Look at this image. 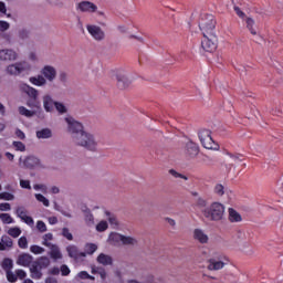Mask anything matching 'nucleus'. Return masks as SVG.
<instances>
[{"label": "nucleus", "mask_w": 283, "mask_h": 283, "mask_svg": "<svg viewBox=\"0 0 283 283\" xmlns=\"http://www.w3.org/2000/svg\"><path fill=\"white\" fill-rule=\"evenodd\" d=\"M36 229L38 231H40V233H45V231H48V226L45 224V222L39 220L36 222Z\"/></svg>", "instance_id": "49"}, {"label": "nucleus", "mask_w": 283, "mask_h": 283, "mask_svg": "<svg viewBox=\"0 0 283 283\" xmlns=\"http://www.w3.org/2000/svg\"><path fill=\"white\" fill-rule=\"evenodd\" d=\"M42 244L44 245V247H48V248H50V247H52V245H54V243H51L52 242V240H54V234H52V233H46V234H44L43 237H42Z\"/></svg>", "instance_id": "35"}, {"label": "nucleus", "mask_w": 283, "mask_h": 283, "mask_svg": "<svg viewBox=\"0 0 283 283\" xmlns=\"http://www.w3.org/2000/svg\"><path fill=\"white\" fill-rule=\"evenodd\" d=\"M64 120L67 125L66 129L71 134L73 143L76 142V138H80L82 134H85L83 124L74 119V117H66Z\"/></svg>", "instance_id": "4"}, {"label": "nucleus", "mask_w": 283, "mask_h": 283, "mask_svg": "<svg viewBox=\"0 0 283 283\" xmlns=\"http://www.w3.org/2000/svg\"><path fill=\"white\" fill-rule=\"evenodd\" d=\"M0 220L2 224H14V218L10 213L2 212L0 213Z\"/></svg>", "instance_id": "32"}, {"label": "nucleus", "mask_w": 283, "mask_h": 283, "mask_svg": "<svg viewBox=\"0 0 283 283\" xmlns=\"http://www.w3.org/2000/svg\"><path fill=\"white\" fill-rule=\"evenodd\" d=\"M12 239L8 235H2L0 241V251H6V249H12Z\"/></svg>", "instance_id": "26"}, {"label": "nucleus", "mask_w": 283, "mask_h": 283, "mask_svg": "<svg viewBox=\"0 0 283 283\" xmlns=\"http://www.w3.org/2000/svg\"><path fill=\"white\" fill-rule=\"evenodd\" d=\"M96 260L102 266H112L114 264V259L109 254L101 253Z\"/></svg>", "instance_id": "21"}, {"label": "nucleus", "mask_w": 283, "mask_h": 283, "mask_svg": "<svg viewBox=\"0 0 283 283\" xmlns=\"http://www.w3.org/2000/svg\"><path fill=\"white\" fill-rule=\"evenodd\" d=\"M86 30L93 41H96L97 43H103V41H105V30L98 27V24H86Z\"/></svg>", "instance_id": "9"}, {"label": "nucleus", "mask_w": 283, "mask_h": 283, "mask_svg": "<svg viewBox=\"0 0 283 283\" xmlns=\"http://www.w3.org/2000/svg\"><path fill=\"white\" fill-rule=\"evenodd\" d=\"M234 12L238 14V17H240V19H245L247 14H244L242 12V10L240 9V7H234Z\"/></svg>", "instance_id": "64"}, {"label": "nucleus", "mask_w": 283, "mask_h": 283, "mask_svg": "<svg viewBox=\"0 0 283 283\" xmlns=\"http://www.w3.org/2000/svg\"><path fill=\"white\" fill-rule=\"evenodd\" d=\"M77 277H80V280H87V277H92V275H90L87 271H82L77 274Z\"/></svg>", "instance_id": "63"}, {"label": "nucleus", "mask_w": 283, "mask_h": 283, "mask_svg": "<svg viewBox=\"0 0 283 283\" xmlns=\"http://www.w3.org/2000/svg\"><path fill=\"white\" fill-rule=\"evenodd\" d=\"M27 105L31 109H41V102H39V98H36V99H33V98L28 99Z\"/></svg>", "instance_id": "39"}, {"label": "nucleus", "mask_w": 283, "mask_h": 283, "mask_svg": "<svg viewBox=\"0 0 283 283\" xmlns=\"http://www.w3.org/2000/svg\"><path fill=\"white\" fill-rule=\"evenodd\" d=\"M228 213L230 222H242V216L239 214V212H237L235 209L229 208Z\"/></svg>", "instance_id": "28"}, {"label": "nucleus", "mask_w": 283, "mask_h": 283, "mask_svg": "<svg viewBox=\"0 0 283 283\" xmlns=\"http://www.w3.org/2000/svg\"><path fill=\"white\" fill-rule=\"evenodd\" d=\"M0 200H7V201H12L14 200V195L10 192H0Z\"/></svg>", "instance_id": "46"}, {"label": "nucleus", "mask_w": 283, "mask_h": 283, "mask_svg": "<svg viewBox=\"0 0 283 283\" xmlns=\"http://www.w3.org/2000/svg\"><path fill=\"white\" fill-rule=\"evenodd\" d=\"M66 253L69 254V258H72L73 260H83V258H85V252L80 251L78 247L74 244L66 247Z\"/></svg>", "instance_id": "15"}, {"label": "nucleus", "mask_w": 283, "mask_h": 283, "mask_svg": "<svg viewBox=\"0 0 283 283\" xmlns=\"http://www.w3.org/2000/svg\"><path fill=\"white\" fill-rule=\"evenodd\" d=\"M49 249H50L49 255L51 260H54V262L59 260H63V252H61V248H59V245L53 244V245H50Z\"/></svg>", "instance_id": "17"}, {"label": "nucleus", "mask_w": 283, "mask_h": 283, "mask_svg": "<svg viewBox=\"0 0 283 283\" xmlns=\"http://www.w3.org/2000/svg\"><path fill=\"white\" fill-rule=\"evenodd\" d=\"M199 139L205 149H216V142H213V137H211V130L201 129L199 132Z\"/></svg>", "instance_id": "10"}, {"label": "nucleus", "mask_w": 283, "mask_h": 283, "mask_svg": "<svg viewBox=\"0 0 283 283\" xmlns=\"http://www.w3.org/2000/svg\"><path fill=\"white\" fill-rule=\"evenodd\" d=\"M105 214L107 217L109 224L118 227V219H116V216L112 214L109 211H106Z\"/></svg>", "instance_id": "42"}, {"label": "nucleus", "mask_w": 283, "mask_h": 283, "mask_svg": "<svg viewBox=\"0 0 283 283\" xmlns=\"http://www.w3.org/2000/svg\"><path fill=\"white\" fill-rule=\"evenodd\" d=\"M8 235H10L11 238H19V235H21V228L19 227H13V228H10L8 231H7Z\"/></svg>", "instance_id": "40"}, {"label": "nucleus", "mask_w": 283, "mask_h": 283, "mask_svg": "<svg viewBox=\"0 0 283 283\" xmlns=\"http://www.w3.org/2000/svg\"><path fill=\"white\" fill-rule=\"evenodd\" d=\"M10 30V23L3 20H0V32H6Z\"/></svg>", "instance_id": "59"}, {"label": "nucleus", "mask_w": 283, "mask_h": 283, "mask_svg": "<svg viewBox=\"0 0 283 283\" xmlns=\"http://www.w3.org/2000/svg\"><path fill=\"white\" fill-rule=\"evenodd\" d=\"M28 59H29V61H31L32 63H36V61H39V56H38L36 53H34V52H30Z\"/></svg>", "instance_id": "62"}, {"label": "nucleus", "mask_w": 283, "mask_h": 283, "mask_svg": "<svg viewBox=\"0 0 283 283\" xmlns=\"http://www.w3.org/2000/svg\"><path fill=\"white\" fill-rule=\"evenodd\" d=\"M226 188L222 184H217L213 188V193L214 196H217L218 198H222V196H224L226 193Z\"/></svg>", "instance_id": "34"}, {"label": "nucleus", "mask_w": 283, "mask_h": 283, "mask_svg": "<svg viewBox=\"0 0 283 283\" xmlns=\"http://www.w3.org/2000/svg\"><path fill=\"white\" fill-rule=\"evenodd\" d=\"M169 174H170V176H172V178H182V180H188L187 176H185L174 169H170Z\"/></svg>", "instance_id": "54"}, {"label": "nucleus", "mask_w": 283, "mask_h": 283, "mask_svg": "<svg viewBox=\"0 0 283 283\" xmlns=\"http://www.w3.org/2000/svg\"><path fill=\"white\" fill-rule=\"evenodd\" d=\"M30 251L34 255H41L42 253H45V249L42 248L41 245H31Z\"/></svg>", "instance_id": "41"}, {"label": "nucleus", "mask_w": 283, "mask_h": 283, "mask_svg": "<svg viewBox=\"0 0 283 283\" xmlns=\"http://www.w3.org/2000/svg\"><path fill=\"white\" fill-rule=\"evenodd\" d=\"M33 189L35 191H42V193H48V186L43 185V184H36L33 186Z\"/></svg>", "instance_id": "52"}, {"label": "nucleus", "mask_w": 283, "mask_h": 283, "mask_svg": "<svg viewBox=\"0 0 283 283\" xmlns=\"http://www.w3.org/2000/svg\"><path fill=\"white\" fill-rule=\"evenodd\" d=\"M32 70V66L27 61L17 62L13 64H9L6 69L7 74L9 76H19V74H22V72H30Z\"/></svg>", "instance_id": "7"}, {"label": "nucleus", "mask_w": 283, "mask_h": 283, "mask_svg": "<svg viewBox=\"0 0 283 283\" xmlns=\"http://www.w3.org/2000/svg\"><path fill=\"white\" fill-rule=\"evenodd\" d=\"M42 101H43V107H44L45 112H53L54 111V106H55L56 102H54L52 96L44 95L42 97Z\"/></svg>", "instance_id": "22"}, {"label": "nucleus", "mask_w": 283, "mask_h": 283, "mask_svg": "<svg viewBox=\"0 0 283 283\" xmlns=\"http://www.w3.org/2000/svg\"><path fill=\"white\" fill-rule=\"evenodd\" d=\"M18 245L20 247V249H27L28 248V238L21 237L18 240Z\"/></svg>", "instance_id": "55"}, {"label": "nucleus", "mask_w": 283, "mask_h": 283, "mask_svg": "<svg viewBox=\"0 0 283 283\" xmlns=\"http://www.w3.org/2000/svg\"><path fill=\"white\" fill-rule=\"evenodd\" d=\"M12 266H14V262L12 261V259H3L1 268L3 269V271H6V273H8V271H12Z\"/></svg>", "instance_id": "33"}, {"label": "nucleus", "mask_w": 283, "mask_h": 283, "mask_svg": "<svg viewBox=\"0 0 283 283\" xmlns=\"http://www.w3.org/2000/svg\"><path fill=\"white\" fill-rule=\"evenodd\" d=\"M122 244H124V247H136V244H138V239L129 235H123Z\"/></svg>", "instance_id": "29"}, {"label": "nucleus", "mask_w": 283, "mask_h": 283, "mask_svg": "<svg viewBox=\"0 0 283 283\" xmlns=\"http://www.w3.org/2000/svg\"><path fill=\"white\" fill-rule=\"evenodd\" d=\"M50 258L40 256L29 268L32 280H41L43 277V269H48L50 266Z\"/></svg>", "instance_id": "2"}, {"label": "nucleus", "mask_w": 283, "mask_h": 283, "mask_svg": "<svg viewBox=\"0 0 283 283\" xmlns=\"http://www.w3.org/2000/svg\"><path fill=\"white\" fill-rule=\"evenodd\" d=\"M29 82L32 85H35V87H43V86L48 85V81L45 80V77L42 74L36 75V76H31L29 78Z\"/></svg>", "instance_id": "23"}, {"label": "nucleus", "mask_w": 283, "mask_h": 283, "mask_svg": "<svg viewBox=\"0 0 283 283\" xmlns=\"http://www.w3.org/2000/svg\"><path fill=\"white\" fill-rule=\"evenodd\" d=\"M60 272H61V275H63V276H67V275H70V273H72L70 268L65 264L61 265Z\"/></svg>", "instance_id": "57"}, {"label": "nucleus", "mask_w": 283, "mask_h": 283, "mask_svg": "<svg viewBox=\"0 0 283 283\" xmlns=\"http://www.w3.org/2000/svg\"><path fill=\"white\" fill-rule=\"evenodd\" d=\"M20 187L22 189H32V186L30 185V180H20Z\"/></svg>", "instance_id": "60"}, {"label": "nucleus", "mask_w": 283, "mask_h": 283, "mask_svg": "<svg viewBox=\"0 0 283 283\" xmlns=\"http://www.w3.org/2000/svg\"><path fill=\"white\" fill-rule=\"evenodd\" d=\"M73 143L77 147L87 149V151H98V140H96V136L92 133H82L80 137H75V142Z\"/></svg>", "instance_id": "1"}, {"label": "nucleus", "mask_w": 283, "mask_h": 283, "mask_svg": "<svg viewBox=\"0 0 283 283\" xmlns=\"http://www.w3.org/2000/svg\"><path fill=\"white\" fill-rule=\"evenodd\" d=\"M85 222L88 226L94 224V214L91 211L85 212Z\"/></svg>", "instance_id": "51"}, {"label": "nucleus", "mask_w": 283, "mask_h": 283, "mask_svg": "<svg viewBox=\"0 0 283 283\" xmlns=\"http://www.w3.org/2000/svg\"><path fill=\"white\" fill-rule=\"evenodd\" d=\"M22 92H25L27 95L32 98L33 101H36L39 98V91L28 84H22L21 86Z\"/></svg>", "instance_id": "20"}, {"label": "nucleus", "mask_w": 283, "mask_h": 283, "mask_svg": "<svg viewBox=\"0 0 283 283\" xmlns=\"http://www.w3.org/2000/svg\"><path fill=\"white\" fill-rule=\"evenodd\" d=\"M22 222L28 224V227H34V219L28 214L22 219Z\"/></svg>", "instance_id": "58"}, {"label": "nucleus", "mask_w": 283, "mask_h": 283, "mask_svg": "<svg viewBox=\"0 0 283 283\" xmlns=\"http://www.w3.org/2000/svg\"><path fill=\"white\" fill-rule=\"evenodd\" d=\"M18 112L21 114V116H25V118H32V116H36L35 111L28 109L25 106H20Z\"/></svg>", "instance_id": "30"}, {"label": "nucleus", "mask_w": 283, "mask_h": 283, "mask_svg": "<svg viewBox=\"0 0 283 283\" xmlns=\"http://www.w3.org/2000/svg\"><path fill=\"white\" fill-rule=\"evenodd\" d=\"M91 273H93V275H99L101 280H106L107 277V272L103 268H92Z\"/></svg>", "instance_id": "36"}, {"label": "nucleus", "mask_w": 283, "mask_h": 283, "mask_svg": "<svg viewBox=\"0 0 283 283\" xmlns=\"http://www.w3.org/2000/svg\"><path fill=\"white\" fill-rule=\"evenodd\" d=\"M116 81H117V87L119 90H127L129 85H132V81L125 76V74L119 73L116 75Z\"/></svg>", "instance_id": "18"}, {"label": "nucleus", "mask_w": 283, "mask_h": 283, "mask_svg": "<svg viewBox=\"0 0 283 283\" xmlns=\"http://www.w3.org/2000/svg\"><path fill=\"white\" fill-rule=\"evenodd\" d=\"M35 136L39 140H48L52 138V129L50 128H42L35 132Z\"/></svg>", "instance_id": "24"}, {"label": "nucleus", "mask_w": 283, "mask_h": 283, "mask_svg": "<svg viewBox=\"0 0 283 283\" xmlns=\"http://www.w3.org/2000/svg\"><path fill=\"white\" fill-rule=\"evenodd\" d=\"M55 109L59 112V114H67V107L64 106L61 102H55Z\"/></svg>", "instance_id": "45"}, {"label": "nucleus", "mask_w": 283, "mask_h": 283, "mask_svg": "<svg viewBox=\"0 0 283 283\" xmlns=\"http://www.w3.org/2000/svg\"><path fill=\"white\" fill-rule=\"evenodd\" d=\"M192 196L197 197L196 200H195L197 207H200V208L207 207V199L198 196V192H192Z\"/></svg>", "instance_id": "38"}, {"label": "nucleus", "mask_w": 283, "mask_h": 283, "mask_svg": "<svg viewBox=\"0 0 283 283\" xmlns=\"http://www.w3.org/2000/svg\"><path fill=\"white\" fill-rule=\"evenodd\" d=\"M245 25L250 32V34H253V36L258 35V29L255 28V20L253 18H245Z\"/></svg>", "instance_id": "27"}, {"label": "nucleus", "mask_w": 283, "mask_h": 283, "mask_svg": "<svg viewBox=\"0 0 283 283\" xmlns=\"http://www.w3.org/2000/svg\"><path fill=\"white\" fill-rule=\"evenodd\" d=\"M62 235H63V238H65L69 241L74 240V235H72V232H70L69 228H63L62 229Z\"/></svg>", "instance_id": "48"}, {"label": "nucleus", "mask_w": 283, "mask_h": 283, "mask_svg": "<svg viewBox=\"0 0 283 283\" xmlns=\"http://www.w3.org/2000/svg\"><path fill=\"white\" fill-rule=\"evenodd\" d=\"M12 206H10V203L8 202H2L0 203V211H11Z\"/></svg>", "instance_id": "61"}, {"label": "nucleus", "mask_w": 283, "mask_h": 283, "mask_svg": "<svg viewBox=\"0 0 283 283\" xmlns=\"http://www.w3.org/2000/svg\"><path fill=\"white\" fill-rule=\"evenodd\" d=\"M84 250L85 258L87 255H94V253H96V251L98 250V245H96L95 243H86Z\"/></svg>", "instance_id": "31"}, {"label": "nucleus", "mask_w": 283, "mask_h": 283, "mask_svg": "<svg viewBox=\"0 0 283 283\" xmlns=\"http://www.w3.org/2000/svg\"><path fill=\"white\" fill-rule=\"evenodd\" d=\"M35 199L38 200V202H42V205H44L45 207H50V200L45 198V196L41 193H35Z\"/></svg>", "instance_id": "44"}, {"label": "nucleus", "mask_w": 283, "mask_h": 283, "mask_svg": "<svg viewBox=\"0 0 283 283\" xmlns=\"http://www.w3.org/2000/svg\"><path fill=\"white\" fill-rule=\"evenodd\" d=\"M108 242L113 244L114 247H118V244H123V234L118 232H112L108 235Z\"/></svg>", "instance_id": "25"}, {"label": "nucleus", "mask_w": 283, "mask_h": 283, "mask_svg": "<svg viewBox=\"0 0 283 283\" xmlns=\"http://www.w3.org/2000/svg\"><path fill=\"white\" fill-rule=\"evenodd\" d=\"M75 8L77 12H85L87 14H94V12H98V6L87 0L78 2Z\"/></svg>", "instance_id": "11"}, {"label": "nucleus", "mask_w": 283, "mask_h": 283, "mask_svg": "<svg viewBox=\"0 0 283 283\" xmlns=\"http://www.w3.org/2000/svg\"><path fill=\"white\" fill-rule=\"evenodd\" d=\"M229 264V256L222 253H216L208 260V271H222Z\"/></svg>", "instance_id": "5"}, {"label": "nucleus", "mask_w": 283, "mask_h": 283, "mask_svg": "<svg viewBox=\"0 0 283 283\" xmlns=\"http://www.w3.org/2000/svg\"><path fill=\"white\" fill-rule=\"evenodd\" d=\"M203 216L207 220L213 222H220L224 218V205L220 202H212L208 208L203 210Z\"/></svg>", "instance_id": "3"}, {"label": "nucleus", "mask_w": 283, "mask_h": 283, "mask_svg": "<svg viewBox=\"0 0 283 283\" xmlns=\"http://www.w3.org/2000/svg\"><path fill=\"white\" fill-rule=\"evenodd\" d=\"M15 214L20 220H23L28 216V211L23 207H18L15 209Z\"/></svg>", "instance_id": "43"}, {"label": "nucleus", "mask_w": 283, "mask_h": 283, "mask_svg": "<svg viewBox=\"0 0 283 283\" xmlns=\"http://www.w3.org/2000/svg\"><path fill=\"white\" fill-rule=\"evenodd\" d=\"M192 238H193V240L199 242V244H208L209 243V234L206 233L205 230H202L200 228H197L193 230Z\"/></svg>", "instance_id": "14"}, {"label": "nucleus", "mask_w": 283, "mask_h": 283, "mask_svg": "<svg viewBox=\"0 0 283 283\" xmlns=\"http://www.w3.org/2000/svg\"><path fill=\"white\" fill-rule=\"evenodd\" d=\"M34 165H39V159L36 157H27L24 160V166L29 167V169H32Z\"/></svg>", "instance_id": "37"}, {"label": "nucleus", "mask_w": 283, "mask_h": 283, "mask_svg": "<svg viewBox=\"0 0 283 283\" xmlns=\"http://www.w3.org/2000/svg\"><path fill=\"white\" fill-rule=\"evenodd\" d=\"M13 147H15L17 151H25V144L22 142H13Z\"/></svg>", "instance_id": "56"}, {"label": "nucleus", "mask_w": 283, "mask_h": 283, "mask_svg": "<svg viewBox=\"0 0 283 283\" xmlns=\"http://www.w3.org/2000/svg\"><path fill=\"white\" fill-rule=\"evenodd\" d=\"M7 273V280H8V282H11V283H14V282H17V274H14L13 273V271L12 270H9L8 272H6Z\"/></svg>", "instance_id": "53"}, {"label": "nucleus", "mask_w": 283, "mask_h": 283, "mask_svg": "<svg viewBox=\"0 0 283 283\" xmlns=\"http://www.w3.org/2000/svg\"><path fill=\"white\" fill-rule=\"evenodd\" d=\"M15 276L18 280H25V277H28V273L25 272V270L19 269L15 270Z\"/></svg>", "instance_id": "50"}, {"label": "nucleus", "mask_w": 283, "mask_h": 283, "mask_svg": "<svg viewBox=\"0 0 283 283\" xmlns=\"http://www.w3.org/2000/svg\"><path fill=\"white\" fill-rule=\"evenodd\" d=\"M19 59V53L12 49H1L0 50V61L2 63H12Z\"/></svg>", "instance_id": "12"}, {"label": "nucleus", "mask_w": 283, "mask_h": 283, "mask_svg": "<svg viewBox=\"0 0 283 283\" xmlns=\"http://www.w3.org/2000/svg\"><path fill=\"white\" fill-rule=\"evenodd\" d=\"M201 48L205 52H216L218 49V38L216 36V33L203 34Z\"/></svg>", "instance_id": "8"}, {"label": "nucleus", "mask_w": 283, "mask_h": 283, "mask_svg": "<svg viewBox=\"0 0 283 283\" xmlns=\"http://www.w3.org/2000/svg\"><path fill=\"white\" fill-rule=\"evenodd\" d=\"M32 262H34V256L28 253L20 254L17 260L18 266L29 268L32 266Z\"/></svg>", "instance_id": "16"}, {"label": "nucleus", "mask_w": 283, "mask_h": 283, "mask_svg": "<svg viewBox=\"0 0 283 283\" xmlns=\"http://www.w3.org/2000/svg\"><path fill=\"white\" fill-rule=\"evenodd\" d=\"M186 151L190 158H196L198 154H200V148L193 142H188L186 144Z\"/></svg>", "instance_id": "19"}, {"label": "nucleus", "mask_w": 283, "mask_h": 283, "mask_svg": "<svg viewBox=\"0 0 283 283\" xmlns=\"http://www.w3.org/2000/svg\"><path fill=\"white\" fill-rule=\"evenodd\" d=\"M40 72L41 75L45 78V81H49V83H53V81H56V67L52 65H44Z\"/></svg>", "instance_id": "13"}, {"label": "nucleus", "mask_w": 283, "mask_h": 283, "mask_svg": "<svg viewBox=\"0 0 283 283\" xmlns=\"http://www.w3.org/2000/svg\"><path fill=\"white\" fill-rule=\"evenodd\" d=\"M199 28L202 34H214L216 30V18L213 14H205L199 21Z\"/></svg>", "instance_id": "6"}, {"label": "nucleus", "mask_w": 283, "mask_h": 283, "mask_svg": "<svg viewBox=\"0 0 283 283\" xmlns=\"http://www.w3.org/2000/svg\"><path fill=\"white\" fill-rule=\"evenodd\" d=\"M109 226L107 224V221H101L99 223H97L96 226V231H98L99 233H103V231H107V228Z\"/></svg>", "instance_id": "47"}]
</instances>
